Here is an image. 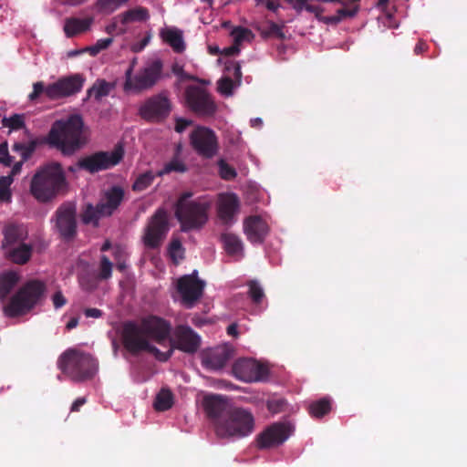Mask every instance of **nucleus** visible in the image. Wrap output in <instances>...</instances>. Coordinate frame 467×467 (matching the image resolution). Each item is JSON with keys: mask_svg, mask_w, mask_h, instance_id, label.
Returning <instances> with one entry per match:
<instances>
[{"mask_svg": "<svg viewBox=\"0 0 467 467\" xmlns=\"http://www.w3.org/2000/svg\"><path fill=\"white\" fill-rule=\"evenodd\" d=\"M170 333L171 325L167 321L157 317H150L143 319L140 326L132 323L125 326V347L131 352L147 351L160 359H167L169 355L161 357V352L151 342L163 344L169 338Z\"/></svg>", "mask_w": 467, "mask_h": 467, "instance_id": "1", "label": "nucleus"}, {"mask_svg": "<svg viewBox=\"0 0 467 467\" xmlns=\"http://www.w3.org/2000/svg\"><path fill=\"white\" fill-rule=\"evenodd\" d=\"M68 182L60 163L52 161L40 166L33 175L29 192L39 202H48L67 191Z\"/></svg>", "mask_w": 467, "mask_h": 467, "instance_id": "2", "label": "nucleus"}, {"mask_svg": "<svg viewBox=\"0 0 467 467\" xmlns=\"http://www.w3.org/2000/svg\"><path fill=\"white\" fill-rule=\"evenodd\" d=\"M83 127V120L78 115L57 120L48 133L47 142L63 154L71 155L88 142Z\"/></svg>", "mask_w": 467, "mask_h": 467, "instance_id": "3", "label": "nucleus"}, {"mask_svg": "<svg viewBox=\"0 0 467 467\" xmlns=\"http://www.w3.org/2000/svg\"><path fill=\"white\" fill-rule=\"evenodd\" d=\"M255 430V419L246 409L234 407L226 412L224 418L214 422V434L218 439L231 441L249 437Z\"/></svg>", "mask_w": 467, "mask_h": 467, "instance_id": "4", "label": "nucleus"}, {"mask_svg": "<svg viewBox=\"0 0 467 467\" xmlns=\"http://www.w3.org/2000/svg\"><path fill=\"white\" fill-rule=\"evenodd\" d=\"M134 57L125 71L123 90L127 94L138 95L152 88L159 80L162 65L159 60L147 62L142 67L136 68Z\"/></svg>", "mask_w": 467, "mask_h": 467, "instance_id": "5", "label": "nucleus"}, {"mask_svg": "<svg viewBox=\"0 0 467 467\" xmlns=\"http://www.w3.org/2000/svg\"><path fill=\"white\" fill-rule=\"evenodd\" d=\"M57 366L74 381H83L98 371V363L93 357L76 348L67 349L58 358Z\"/></svg>", "mask_w": 467, "mask_h": 467, "instance_id": "6", "label": "nucleus"}, {"mask_svg": "<svg viewBox=\"0 0 467 467\" xmlns=\"http://www.w3.org/2000/svg\"><path fill=\"white\" fill-rule=\"evenodd\" d=\"M44 290V283L40 281L28 282L4 307L5 315L13 317L26 313L36 304Z\"/></svg>", "mask_w": 467, "mask_h": 467, "instance_id": "7", "label": "nucleus"}, {"mask_svg": "<svg viewBox=\"0 0 467 467\" xmlns=\"http://www.w3.org/2000/svg\"><path fill=\"white\" fill-rule=\"evenodd\" d=\"M123 155V147L117 145L111 151H100L81 158L76 165L69 166L67 171L75 173L82 169L93 173L107 170L117 165L122 160Z\"/></svg>", "mask_w": 467, "mask_h": 467, "instance_id": "8", "label": "nucleus"}, {"mask_svg": "<svg viewBox=\"0 0 467 467\" xmlns=\"http://www.w3.org/2000/svg\"><path fill=\"white\" fill-rule=\"evenodd\" d=\"M204 214L203 202L201 198L192 199V193H184L178 201L175 215L182 224V231H189L202 224Z\"/></svg>", "mask_w": 467, "mask_h": 467, "instance_id": "9", "label": "nucleus"}, {"mask_svg": "<svg viewBox=\"0 0 467 467\" xmlns=\"http://www.w3.org/2000/svg\"><path fill=\"white\" fill-rule=\"evenodd\" d=\"M173 285V299L187 308L192 307L202 293V282L198 278L197 270L176 279Z\"/></svg>", "mask_w": 467, "mask_h": 467, "instance_id": "10", "label": "nucleus"}, {"mask_svg": "<svg viewBox=\"0 0 467 467\" xmlns=\"http://www.w3.org/2000/svg\"><path fill=\"white\" fill-rule=\"evenodd\" d=\"M169 231L167 213L158 210L150 218L142 236L143 244L148 248H158Z\"/></svg>", "mask_w": 467, "mask_h": 467, "instance_id": "11", "label": "nucleus"}, {"mask_svg": "<svg viewBox=\"0 0 467 467\" xmlns=\"http://www.w3.org/2000/svg\"><path fill=\"white\" fill-rule=\"evenodd\" d=\"M297 12L301 13L303 9H306L309 13L315 14L316 17L327 24V25H337L347 17H354L358 13V6L348 8L342 7L337 10V15L324 16L322 13L324 9L318 5L307 4L308 0H285Z\"/></svg>", "mask_w": 467, "mask_h": 467, "instance_id": "12", "label": "nucleus"}, {"mask_svg": "<svg viewBox=\"0 0 467 467\" xmlns=\"http://www.w3.org/2000/svg\"><path fill=\"white\" fill-rule=\"evenodd\" d=\"M267 372V368L264 365L248 358H238L232 366L234 377L244 382L263 380L266 377Z\"/></svg>", "mask_w": 467, "mask_h": 467, "instance_id": "13", "label": "nucleus"}, {"mask_svg": "<svg viewBox=\"0 0 467 467\" xmlns=\"http://www.w3.org/2000/svg\"><path fill=\"white\" fill-rule=\"evenodd\" d=\"M291 434V427L287 423H274L261 432L257 438L259 449H268L283 444Z\"/></svg>", "mask_w": 467, "mask_h": 467, "instance_id": "14", "label": "nucleus"}, {"mask_svg": "<svg viewBox=\"0 0 467 467\" xmlns=\"http://www.w3.org/2000/svg\"><path fill=\"white\" fill-rule=\"evenodd\" d=\"M173 72L181 76L182 78H191L192 82L186 87L185 99L188 107L198 113H202L204 110V83L201 79L192 78L188 75L182 74V69L179 67H173Z\"/></svg>", "mask_w": 467, "mask_h": 467, "instance_id": "15", "label": "nucleus"}, {"mask_svg": "<svg viewBox=\"0 0 467 467\" xmlns=\"http://www.w3.org/2000/svg\"><path fill=\"white\" fill-rule=\"evenodd\" d=\"M82 85L81 78L77 75L59 78L47 85V98L50 100H57L72 96L80 91Z\"/></svg>", "mask_w": 467, "mask_h": 467, "instance_id": "16", "label": "nucleus"}, {"mask_svg": "<svg viewBox=\"0 0 467 467\" xmlns=\"http://www.w3.org/2000/svg\"><path fill=\"white\" fill-rule=\"evenodd\" d=\"M239 210L240 201L235 193L228 192L219 195L217 215L223 225L232 226L236 222Z\"/></svg>", "mask_w": 467, "mask_h": 467, "instance_id": "17", "label": "nucleus"}, {"mask_svg": "<svg viewBox=\"0 0 467 467\" xmlns=\"http://www.w3.org/2000/svg\"><path fill=\"white\" fill-rule=\"evenodd\" d=\"M171 110L168 99L157 95L147 99L140 108V116L150 121H159L165 118Z\"/></svg>", "mask_w": 467, "mask_h": 467, "instance_id": "18", "label": "nucleus"}, {"mask_svg": "<svg viewBox=\"0 0 467 467\" xmlns=\"http://www.w3.org/2000/svg\"><path fill=\"white\" fill-rule=\"evenodd\" d=\"M55 226L64 238H70L76 232V209L66 203L61 205L55 214Z\"/></svg>", "mask_w": 467, "mask_h": 467, "instance_id": "19", "label": "nucleus"}, {"mask_svg": "<svg viewBox=\"0 0 467 467\" xmlns=\"http://www.w3.org/2000/svg\"><path fill=\"white\" fill-rule=\"evenodd\" d=\"M244 233L253 244H261L269 234L267 223L259 215H250L244 220Z\"/></svg>", "mask_w": 467, "mask_h": 467, "instance_id": "20", "label": "nucleus"}, {"mask_svg": "<svg viewBox=\"0 0 467 467\" xmlns=\"http://www.w3.org/2000/svg\"><path fill=\"white\" fill-rule=\"evenodd\" d=\"M234 348L227 344L206 349V368L214 371L223 369L232 358Z\"/></svg>", "mask_w": 467, "mask_h": 467, "instance_id": "21", "label": "nucleus"}, {"mask_svg": "<svg viewBox=\"0 0 467 467\" xmlns=\"http://www.w3.org/2000/svg\"><path fill=\"white\" fill-rule=\"evenodd\" d=\"M201 340L191 327L181 326L175 330L173 345L184 352L192 353L199 348Z\"/></svg>", "mask_w": 467, "mask_h": 467, "instance_id": "22", "label": "nucleus"}, {"mask_svg": "<svg viewBox=\"0 0 467 467\" xmlns=\"http://www.w3.org/2000/svg\"><path fill=\"white\" fill-rule=\"evenodd\" d=\"M124 198V191L119 186L106 189L99 202V212L102 215H111L119 206Z\"/></svg>", "mask_w": 467, "mask_h": 467, "instance_id": "23", "label": "nucleus"}, {"mask_svg": "<svg viewBox=\"0 0 467 467\" xmlns=\"http://www.w3.org/2000/svg\"><path fill=\"white\" fill-rule=\"evenodd\" d=\"M228 398L219 394L206 393V417L211 420L213 430L214 422L219 418H224L226 412L230 410Z\"/></svg>", "mask_w": 467, "mask_h": 467, "instance_id": "24", "label": "nucleus"}, {"mask_svg": "<svg viewBox=\"0 0 467 467\" xmlns=\"http://www.w3.org/2000/svg\"><path fill=\"white\" fill-rule=\"evenodd\" d=\"M3 233L4 240L1 244L3 250L24 244V241L28 236L26 227L22 224H9Z\"/></svg>", "mask_w": 467, "mask_h": 467, "instance_id": "25", "label": "nucleus"}, {"mask_svg": "<svg viewBox=\"0 0 467 467\" xmlns=\"http://www.w3.org/2000/svg\"><path fill=\"white\" fill-rule=\"evenodd\" d=\"M161 40L176 53H182L186 45L183 38V32L174 26H164L160 30Z\"/></svg>", "mask_w": 467, "mask_h": 467, "instance_id": "26", "label": "nucleus"}, {"mask_svg": "<svg viewBox=\"0 0 467 467\" xmlns=\"http://www.w3.org/2000/svg\"><path fill=\"white\" fill-rule=\"evenodd\" d=\"M220 239L228 255L238 259L244 256V244L238 235L233 233H224Z\"/></svg>", "mask_w": 467, "mask_h": 467, "instance_id": "27", "label": "nucleus"}, {"mask_svg": "<svg viewBox=\"0 0 467 467\" xmlns=\"http://www.w3.org/2000/svg\"><path fill=\"white\" fill-rule=\"evenodd\" d=\"M4 254L9 258L12 262L24 265L31 257L32 246L27 244H21L10 248L4 249Z\"/></svg>", "mask_w": 467, "mask_h": 467, "instance_id": "28", "label": "nucleus"}, {"mask_svg": "<svg viewBox=\"0 0 467 467\" xmlns=\"http://www.w3.org/2000/svg\"><path fill=\"white\" fill-rule=\"evenodd\" d=\"M93 24L92 17L68 18L65 21L64 32L67 37H72L80 33L89 30Z\"/></svg>", "mask_w": 467, "mask_h": 467, "instance_id": "29", "label": "nucleus"}, {"mask_svg": "<svg viewBox=\"0 0 467 467\" xmlns=\"http://www.w3.org/2000/svg\"><path fill=\"white\" fill-rule=\"evenodd\" d=\"M130 25V23L124 13H121L111 19V21L106 26L105 31L109 35H123L128 31Z\"/></svg>", "mask_w": 467, "mask_h": 467, "instance_id": "30", "label": "nucleus"}, {"mask_svg": "<svg viewBox=\"0 0 467 467\" xmlns=\"http://www.w3.org/2000/svg\"><path fill=\"white\" fill-rule=\"evenodd\" d=\"M18 282V275L15 272H5L0 275V300L5 298Z\"/></svg>", "mask_w": 467, "mask_h": 467, "instance_id": "31", "label": "nucleus"}, {"mask_svg": "<svg viewBox=\"0 0 467 467\" xmlns=\"http://www.w3.org/2000/svg\"><path fill=\"white\" fill-rule=\"evenodd\" d=\"M331 410V402L327 398L312 402L308 407L309 414L314 418H322Z\"/></svg>", "mask_w": 467, "mask_h": 467, "instance_id": "32", "label": "nucleus"}, {"mask_svg": "<svg viewBox=\"0 0 467 467\" xmlns=\"http://www.w3.org/2000/svg\"><path fill=\"white\" fill-rule=\"evenodd\" d=\"M173 394L166 389H161L154 401V408L158 411H163L171 409L173 405Z\"/></svg>", "mask_w": 467, "mask_h": 467, "instance_id": "33", "label": "nucleus"}, {"mask_svg": "<svg viewBox=\"0 0 467 467\" xmlns=\"http://www.w3.org/2000/svg\"><path fill=\"white\" fill-rule=\"evenodd\" d=\"M130 0H97L96 6L100 13L111 14Z\"/></svg>", "mask_w": 467, "mask_h": 467, "instance_id": "34", "label": "nucleus"}, {"mask_svg": "<svg viewBox=\"0 0 467 467\" xmlns=\"http://www.w3.org/2000/svg\"><path fill=\"white\" fill-rule=\"evenodd\" d=\"M187 171V167L184 162L179 158L175 157L167 162L164 167L157 172V176H163L165 174L175 172H184Z\"/></svg>", "mask_w": 467, "mask_h": 467, "instance_id": "35", "label": "nucleus"}, {"mask_svg": "<svg viewBox=\"0 0 467 467\" xmlns=\"http://www.w3.org/2000/svg\"><path fill=\"white\" fill-rule=\"evenodd\" d=\"M219 141L215 132L206 128V159L213 158L218 153Z\"/></svg>", "mask_w": 467, "mask_h": 467, "instance_id": "36", "label": "nucleus"}, {"mask_svg": "<svg viewBox=\"0 0 467 467\" xmlns=\"http://www.w3.org/2000/svg\"><path fill=\"white\" fill-rule=\"evenodd\" d=\"M266 26L262 29L261 35L265 37H275L280 40L285 38V35L283 31L284 26H280L273 21H267Z\"/></svg>", "mask_w": 467, "mask_h": 467, "instance_id": "37", "label": "nucleus"}, {"mask_svg": "<svg viewBox=\"0 0 467 467\" xmlns=\"http://www.w3.org/2000/svg\"><path fill=\"white\" fill-rule=\"evenodd\" d=\"M14 182L12 175L2 176L0 178V202H10L12 199L11 185Z\"/></svg>", "mask_w": 467, "mask_h": 467, "instance_id": "38", "label": "nucleus"}, {"mask_svg": "<svg viewBox=\"0 0 467 467\" xmlns=\"http://www.w3.org/2000/svg\"><path fill=\"white\" fill-rule=\"evenodd\" d=\"M218 174L221 179L224 181H233L237 177L236 170L229 165L224 159H219L217 161Z\"/></svg>", "mask_w": 467, "mask_h": 467, "instance_id": "39", "label": "nucleus"}, {"mask_svg": "<svg viewBox=\"0 0 467 467\" xmlns=\"http://www.w3.org/2000/svg\"><path fill=\"white\" fill-rule=\"evenodd\" d=\"M168 253L170 258L175 265H178L184 258V248L182 243L177 239H173L170 243Z\"/></svg>", "mask_w": 467, "mask_h": 467, "instance_id": "40", "label": "nucleus"}, {"mask_svg": "<svg viewBox=\"0 0 467 467\" xmlns=\"http://www.w3.org/2000/svg\"><path fill=\"white\" fill-rule=\"evenodd\" d=\"M191 144L200 154H204V128L198 127L191 134Z\"/></svg>", "mask_w": 467, "mask_h": 467, "instance_id": "41", "label": "nucleus"}, {"mask_svg": "<svg viewBox=\"0 0 467 467\" xmlns=\"http://www.w3.org/2000/svg\"><path fill=\"white\" fill-rule=\"evenodd\" d=\"M123 13L130 24L134 22H143L150 17L149 11L141 6L130 9Z\"/></svg>", "mask_w": 467, "mask_h": 467, "instance_id": "42", "label": "nucleus"}, {"mask_svg": "<svg viewBox=\"0 0 467 467\" xmlns=\"http://www.w3.org/2000/svg\"><path fill=\"white\" fill-rule=\"evenodd\" d=\"M224 76H230L231 78H234L238 84L242 79L241 66L238 62L227 58L224 62Z\"/></svg>", "mask_w": 467, "mask_h": 467, "instance_id": "43", "label": "nucleus"}, {"mask_svg": "<svg viewBox=\"0 0 467 467\" xmlns=\"http://www.w3.org/2000/svg\"><path fill=\"white\" fill-rule=\"evenodd\" d=\"M110 89L111 86L106 81L101 80L93 85V87L88 90V95L90 98L99 100L101 98L107 96Z\"/></svg>", "mask_w": 467, "mask_h": 467, "instance_id": "44", "label": "nucleus"}, {"mask_svg": "<svg viewBox=\"0 0 467 467\" xmlns=\"http://www.w3.org/2000/svg\"><path fill=\"white\" fill-rule=\"evenodd\" d=\"M155 174L152 171H146L140 174L134 182L132 189L135 192H142L146 190L153 182Z\"/></svg>", "mask_w": 467, "mask_h": 467, "instance_id": "45", "label": "nucleus"}, {"mask_svg": "<svg viewBox=\"0 0 467 467\" xmlns=\"http://www.w3.org/2000/svg\"><path fill=\"white\" fill-rule=\"evenodd\" d=\"M231 36L234 39V43L240 47L241 43L245 40L253 38L254 35L252 31L246 27L235 26L231 31Z\"/></svg>", "mask_w": 467, "mask_h": 467, "instance_id": "46", "label": "nucleus"}, {"mask_svg": "<svg viewBox=\"0 0 467 467\" xmlns=\"http://www.w3.org/2000/svg\"><path fill=\"white\" fill-rule=\"evenodd\" d=\"M249 287L248 296L252 299L253 303L260 304L265 296V293L259 283L255 280H250L247 283Z\"/></svg>", "mask_w": 467, "mask_h": 467, "instance_id": "47", "label": "nucleus"}, {"mask_svg": "<svg viewBox=\"0 0 467 467\" xmlns=\"http://www.w3.org/2000/svg\"><path fill=\"white\" fill-rule=\"evenodd\" d=\"M103 216L104 215L100 214V213L99 212V204L97 205V207L88 204L87 205L83 213V221L86 223H93L96 225L99 218Z\"/></svg>", "mask_w": 467, "mask_h": 467, "instance_id": "48", "label": "nucleus"}, {"mask_svg": "<svg viewBox=\"0 0 467 467\" xmlns=\"http://www.w3.org/2000/svg\"><path fill=\"white\" fill-rule=\"evenodd\" d=\"M113 256L117 264V267L119 270H123L126 267L125 261L128 257L127 250L124 246L114 245L112 247Z\"/></svg>", "mask_w": 467, "mask_h": 467, "instance_id": "49", "label": "nucleus"}, {"mask_svg": "<svg viewBox=\"0 0 467 467\" xmlns=\"http://www.w3.org/2000/svg\"><path fill=\"white\" fill-rule=\"evenodd\" d=\"M218 91L225 96L229 97L233 94V88L234 86L233 78L230 76H223L222 78L218 80Z\"/></svg>", "mask_w": 467, "mask_h": 467, "instance_id": "50", "label": "nucleus"}, {"mask_svg": "<svg viewBox=\"0 0 467 467\" xmlns=\"http://www.w3.org/2000/svg\"><path fill=\"white\" fill-rule=\"evenodd\" d=\"M113 42L111 37L99 39L94 45L87 47V52L96 56L102 50L107 49Z\"/></svg>", "mask_w": 467, "mask_h": 467, "instance_id": "51", "label": "nucleus"}, {"mask_svg": "<svg viewBox=\"0 0 467 467\" xmlns=\"http://www.w3.org/2000/svg\"><path fill=\"white\" fill-rule=\"evenodd\" d=\"M112 263L105 255L101 256L100 271L99 276L102 279H108L111 276Z\"/></svg>", "mask_w": 467, "mask_h": 467, "instance_id": "52", "label": "nucleus"}, {"mask_svg": "<svg viewBox=\"0 0 467 467\" xmlns=\"http://www.w3.org/2000/svg\"><path fill=\"white\" fill-rule=\"evenodd\" d=\"M47 86H45L42 81L34 83L33 91L28 95L29 100L35 101L42 95L47 97Z\"/></svg>", "mask_w": 467, "mask_h": 467, "instance_id": "53", "label": "nucleus"}, {"mask_svg": "<svg viewBox=\"0 0 467 467\" xmlns=\"http://www.w3.org/2000/svg\"><path fill=\"white\" fill-rule=\"evenodd\" d=\"M4 126L11 130H19L24 126V117L22 115H14L8 119H4Z\"/></svg>", "mask_w": 467, "mask_h": 467, "instance_id": "54", "label": "nucleus"}, {"mask_svg": "<svg viewBox=\"0 0 467 467\" xmlns=\"http://www.w3.org/2000/svg\"><path fill=\"white\" fill-rule=\"evenodd\" d=\"M51 301L56 309L63 307L67 304V298L61 291H57L52 296Z\"/></svg>", "mask_w": 467, "mask_h": 467, "instance_id": "55", "label": "nucleus"}, {"mask_svg": "<svg viewBox=\"0 0 467 467\" xmlns=\"http://www.w3.org/2000/svg\"><path fill=\"white\" fill-rule=\"evenodd\" d=\"M150 35H147L140 41L131 44L130 50L135 53L140 52L145 48V47L150 43Z\"/></svg>", "mask_w": 467, "mask_h": 467, "instance_id": "56", "label": "nucleus"}, {"mask_svg": "<svg viewBox=\"0 0 467 467\" xmlns=\"http://www.w3.org/2000/svg\"><path fill=\"white\" fill-rule=\"evenodd\" d=\"M0 163H3L5 166H9L11 164L6 143L0 145Z\"/></svg>", "mask_w": 467, "mask_h": 467, "instance_id": "57", "label": "nucleus"}, {"mask_svg": "<svg viewBox=\"0 0 467 467\" xmlns=\"http://www.w3.org/2000/svg\"><path fill=\"white\" fill-rule=\"evenodd\" d=\"M192 120L182 119V118H177L176 119V125H175V130L178 133L183 132L187 127L192 125Z\"/></svg>", "mask_w": 467, "mask_h": 467, "instance_id": "58", "label": "nucleus"}, {"mask_svg": "<svg viewBox=\"0 0 467 467\" xmlns=\"http://www.w3.org/2000/svg\"><path fill=\"white\" fill-rule=\"evenodd\" d=\"M283 406H284V401L282 400H269L267 403L268 410L274 413H277V412L281 411Z\"/></svg>", "mask_w": 467, "mask_h": 467, "instance_id": "59", "label": "nucleus"}, {"mask_svg": "<svg viewBox=\"0 0 467 467\" xmlns=\"http://www.w3.org/2000/svg\"><path fill=\"white\" fill-rule=\"evenodd\" d=\"M206 385L214 386L216 388H229L231 386V383H228L224 380L214 379L206 377Z\"/></svg>", "mask_w": 467, "mask_h": 467, "instance_id": "60", "label": "nucleus"}, {"mask_svg": "<svg viewBox=\"0 0 467 467\" xmlns=\"http://www.w3.org/2000/svg\"><path fill=\"white\" fill-rule=\"evenodd\" d=\"M217 106L212 98L206 93V117L213 115L216 111Z\"/></svg>", "mask_w": 467, "mask_h": 467, "instance_id": "61", "label": "nucleus"}, {"mask_svg": "<svg viewBox=\"0 0 467 467\" xmlns=\"http://www.w3.org/2000/svg\"><path fill=\"white\" fill-rule=\"evenodd\" d=\"M240 52V47L234 43L233 46L223 48L222 54L225 57L235 56Z\"/></svg>", "mask_w": 467, "mask_h": 467, "instance_id": "62", "label": "nucleus"}, {"mask_svg": "<svg viewBox=\"0 0 467 467\" xmlns=\"http://www.w3.org/2000/svg\"><path fill=\"white\" fill-rule=\"evenodd\" d=\"M84 315L86 317L99 318L102 316V312L98 308H86L84 310Z\"/></svg>", "mask_w": 467, "mask_h": 467, "instance_id": "63", "label": "nucleus"}, {"mask_svg": "<svg viewBox=\"0 0 467 467\" xmlns=\"http://www.w3.org/2000/svg\"><path fill=\"white\" fill-rule=\"evenodd\" d=\"M427 44L423 40H420L414 47V53L416 55L422 54L425 50H427Z\"/></svg>", "mask_w": 467, "mask_h": 467, "instance_id": "64", "label": "nucleus"}]
</instances>
